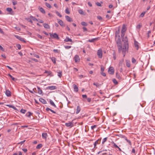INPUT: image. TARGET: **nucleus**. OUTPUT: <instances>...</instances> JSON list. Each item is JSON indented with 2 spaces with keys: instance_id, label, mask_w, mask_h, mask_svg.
Masks as SVG:
<instances>
[{
  "instance_id": "nucleus-44",
  "label": "nucleus",
  "mask_w": 155,
  "mask_h": 155,
  "mask_svg": "<svg viewBox=\"0 0 155 155\" xmlns=\"http://www.w3.org/2000/svg\"><path fill=\"white\" fill-rule=\"evenodd\" d=\"M112 144H113V147L115 148H117L118 147V146L114 143V142H112Z\"/></svg>"
},
{
  "instance_id": "nucleus-53",
  "label": "nucleus",
  "mask_w": 155,
  "mask_h": 155,
  "mask_svg": "<svg viewBox=\"0 0 155 155\" xmlns=\"http://www.w3.org/2000/svg\"><path fill=\"white\" fill-rule=\"evenodd\" d=\"M88 41L90 42H94V41L93 38L92 39H91L90 40L89 39L88 40Z\"/></svg>"
},
{
  "instance_id": "nucleus-32",
  "label": "nucleus",
  "mask_w": 155,
  "mask_h": 155,
  "mask_svg": "<svg viewBox=\"0 0 155 155\" xmlns=\"http://www.w3.org/2000/svg\"><path fill=\"white\" fill-rule=\"evenodd\" d=\"M142 26L141 24H139L136 26V28L137 29L139 30H140V28Z\"/></svg>"
},
{
  "instance_id": "nucleus-42",
  "label": "nucleus",
  "mask_w": 155,
  "mask_h": 155,
  "mask_svg": "<svg viewBox=\"0 0 155 155\" xmlns=\"http://www.w3.org/2000/svg\"><path fill=\"white\" fill-rule=\"evenodd\" d=\"M65 13H67V14H70V11L69 10V9H68V8H67L66 9H65Z\"/></svg>"
},
{
  "instance_id": "nucleus-45",
  "label": "nucleus",
  "mask_w": 155,
  "mask_h": 155,
  "mask_svg": "<svg viewBox=\"0 0 155 155\" xmlns=\"http://www.w3.org/2000/svg\"><path fill=\"white\" fill-rule=\"evenodd\" d=\"M136 61V60L134 58H132V62L133 63H135Z\"/></svg>"
},
{
  "instance_id": "nucleus-41",
  "label": "nucleus",
  "mask_w": 155,
  "mask_h": 155,
  "mask_svg": "<svg viewBox=\"0 0 155 155\" xmlns=\"http://www.w3.org/2000/svg\"><path fill=\"white\" fill-rule=\"evenodd\" d=\"M112 81L115 84H118L117 81L115 79H113Z\"/></svg>"
},
{
  "instance_id": "nucleus-4",
  "label": "nucleus",
  "mask_w": 155,
  "mask_h": 155,
  "mask_svg": "<svg viewBox=\"0 0 155 155\" xmlns=\"http://www.w3.org/2000/svg\"><path fill=\"white\" fill-rule=\"evenodd\" d=\"M97 55H98V57L99 58H102V52L101 49H100L98 50L97 52Z\"/></svg>"
},
{
  "instance_id": "nucleus-6",
  "label": "nucleus",
  "mask_w": 155,
  "mask_h": 155,
  "mask_svg": "<svg viewBox=\"0 0 155 155\" xmlns=\"http://www.w3.org/2000/svg\"><path fill=\"white\" fill-rule=\"evenodd\" d=\"M50 36L52 38H57L58 39L59 38V37H58V35L57 34L55 33H54L53 35L50 34Z\"/></svg>"
},
{
  "instance_id": "nucleus-64",
  "label": "nucleus",
  "mask_w": 155,
  "mask_h": 155,
  "mask_svg": "<svg viewBox=\"0 0 155 155\" xmlns=\"http://www.w3.org/2000/svg\"><path fill=\"white\" fill-rule=\"evenodd\" d=\"M9 76H10V78L12 79V80H13V81L15 80V78H13L11 75L9 74Z\"/></svg>"
},
{
  "instance_id": "nucleus-48",
  "label": "nucleus",
  "mask_w": 155,
  "mask_h": 155,
  "mask_svg": "<svg viewBox=\"0 0 155 155\" xmlns=\"http://www.w3.org/2000/svg\"><path fill=\"white\" fill-rule=\"evenodd\" d=\"M71 46H64V48L66 49H69L70 48H71Z\"/></svg>"
},
{
  "instance_id": "nucleus-35",
  "label": "nucleus",
  "mask_w": 155,
  "mask_h": 155,
  "mask_svg": "<svg viewBox=\"0 0 155 155\" xmlns=\"http://www.w3.org/2000/svg\"><path fill=\"white\" fill-rule=\"evenodd\" d=\"M51 61L54 64L56 63V58L54 57H52L51 58Z\"/></svg>"
},
{
  "instance_id": "nucleus-26",
  "label": "nucleus",
  "mask_w": 155,
  "mask_h": 155,
  "mask_svg": "<svg viewBox=\"0 0 155 155\" xmlns=\"http://www.w3.org/2000/svg\"><path fill=\"white\" fill-rule=\"evenodd\" d=\"M58 76L60 78H61L62 76V71H58Z\"/></svg>"
},
{
  "instance_id": "nucleus-25",
  "label": "nucleus",
  "mask_w": 155,
  "mask_h": 155,
  "mask_svg": "<svg viewBox=\"0 0 155 155\" xmlns=\"http://www.w3.org/2000/svg\"><path fill=\"white\" fill-rule=\"evenodd\" d=\"M50 103V104L52 106H53L55 107H56V106L53 102V101L51 100H50L49 101Z\"/></svg>"
},
{
  "instance_id": "nucleus-56",
  "label": "nucleus",
  "mask_w": 155,
  "mask_h": 155,
  "mask_svg": "<svg viewBox=\"0 0 155 155\" xmlns=\"http://www.w3.org/2000/svg\"><path fill=\"white\" fill-rule=\"evenodd\" d=\"M101 74L102 75H103L105 77L106 75L105 73L103 72H101Z\"/></svg>"
},
{
  "instance_id": "nucleus-18",
  "label": "nucleus",
  "mask_w": 155,
  "mask_h": 155,
  "mask_svg": "<svg viewBox=\"0 0 155 155\" xmlns=\"http://www.w3.org/2000/svg\"><path fill=\"white\" fill-rule=\"evenodd\" d=\"M48 88L50 90H54L56 89V87L54 86H50L48 87Z\"/></svg>"
},
{
  "instance_id": "nucleus-58",
  "label": "nucleus",
  "mask_w": 155,
  "mask_h": 155,
  "mask_svg": "<svg viewBox=\"0 0 155 155\" xmlns=\"http://www.w3.org/2000/svg\"><path fill=\"white\" fill-rule=\"evenodd\" d=\"M37 36L38 37V38L41 39H42V36L39 34H38L37 35Z\"/></svg>"
},
{
  "instance_id": "nucleus-63",
  "label": "nucleus",
  "mask_w": 155,
  "mask_h": 155,
  "mask_svg": "<svg viewBox=\"0 0 155 155\" xmlns=\"http://www.w3.org/2000/svg\"><path fill=\"white\" fill-rule=\"evenodd\" d=\"M28 127V126L27 125H24V126H21V127L22 128H24L25 127Z\"/></svg>"
},
{
  "instance_id": "nucleus-10",
  "label": "nucleus",
  "mask_w": 155,
  "mask_h": 155,
  "mask_svg": "<svg viewBox=\"0 0 155 155\" xmlns=\"http://www.w3.org/2000/svg\"><path fill=\"white\" fill-rule=\"evenodd\" d=\"M134 45L136 49L137 50H138L139 48V43L138 42L135 40L134 42Z\"/></svg>"
},
{
  "instance_id": "nucleus-31",
  "label": "nucleus",
  "mask_w": 155,
  "mask_h": 155,
  "mask_svg": "<svg viewBox=\"0 0 155 155\" xmlns=\"http://www.w3.org/2000/svg\"><path fill=\"white\" fill-rule=\"evenodd\" d=\"M116 77L118 79H121V77L120 75L117 72L116 74Z\"/></svg>"
},
{
  "instance_id": "nucleus-13",
  "label": "nucleus",
  "mask_w": 155,
  "mask_h": 155,
  "mask_svg": "<svg viewBox=\"0 0 155 155\" xmlns=\"http://www.w3.org/2000/svg\"><path fill=\"white\" fill-rule=\"evenodd\" d=\"M58 22L61 26H64V22L61 20L60 19H58Z\"/></svg>"
},
{
  "instance_id": "nucleus-28",
  "label": "nucleus",
  "mask_w": 155,
  "mask_h": 155,
  "mask_svg": "<svg viewBox=\"0 0 155 155\" xmlns=\"http://www.w3.org/2000/svg\"><path fill=\"white\" fill-rule=\"evenodd\" d=\"M112 54L113 55L114 59V60H116V54L115 52L114 51L112 53Z\"/></svg>"
},
{
  "instance_id": "nucleus-52",
  "label": "nucleus",
  "mask_w": 155,
  "mask_h": 155,
  "mask_svg": "<svg viewBox=\"0 0 155 155\" xmlns=\"http://www.w3.org/2000/svg\"><path fill=\"white\" fill-rule=\"evenodd\" d=\"M33 55H34V56L35 57H36L37 58H39V56L38 55V54H33Z\"/></svg>"
},
{
  "instance_id": "nucleus-5",
  "label": "nucleus",
  "mask_w": 155,
  "mask_h": 155,
  "mask_svg": "<svg viewBox=\"0 0 155 155\" xmlns=\"http://www.w3.org/2000/svg\"><path fill=\"white\" fill-rule=\"evenodd\" d=\"M6 11L8 12V14L11 15H14V14L13 11H12V9L10 8H6Z\"/></svg>"
},
{
  "instance_id": "nucleus-11",
  "label": "nucleus",
  "mask_w": 155,
  "mask_h": 155,
  "mask_svg": "<svg viewBox=\"0 0 155 155\" xmlns=\"http://www.w3.org/2000/svg\"><path fill=\"white\" fill-rule=\"evenodd\" d=\"M5 94L8 97H10L11 96V93L8 90H7L6 91Z\"/></svg>"
},
{
  "instance_id": "nucleus-54",
  "label": "nucleus",
  "mask_w": 155,
  "mask_h": 155,
  "mask_svg": "<svg viewBox=\"0 0 155 155\" xmlns=\"http://www.w3.org/2000/svg\"><path fill=\"white\" fill-rule=\"evenodd\" d=\"M28 21H29V22H31V23H33V21L31 20V19L30 18L28 19Z\"/></svg>"
},
{
  "instance_id": "nucleus-2",
  "label": "nucleus",
  "mask_w": 155,
  "mask_h": 155,
  "mask_svg": "<svg viewBox=\"0 0 155 155\" xmlns=\"http://www.w3.org/2000/svg\"><path fill=\"white\" fill-rule=\"evenodd\" d=\"M127 30L126 27L125 25H123L121 31V35L122 38L124 37L126 31Z\"/></svg>"
},
{
  "instance_id": "nucleus-43",
  "label": "nucleus",
  "mask_w": 155,
  "mask_h": 155,
  "mask_svg": "<svg viewBox=\"0 0 155 155\" xmlns=\"http://www.w3.org/2000/svg\"><path fill=\"white\" fill-rule=\"evenodd\" d=\"M145 13V12H142L140 15V17H143L144 16Z\"/></svg>"
},
{
  "instance_id": "nucleus-49",
  "label": "nucleus",
  "mask_w": 155,
  "mask_h": 155,
  "mask_svg": "<svg viewBox=\"0 0 155 155\" xmlns=\"http://www.w3.org/2000/svg\"><path fill=\"white\" fill-rule=\"evenodd\" d=\"M20 41H23L24 43H25L26 42L24 40V38H21L20 37Z\"/></svg>"
},
{
  "instance_id": "nucleus-38",
  "label": "nucleus",
  "mask_w": 155,
  "mask_h": 155,
  "mask_svg": "<svg viewBox=\"0 0 155 155\" xmlns=\"http://www.w3.org/2000/svg\"><path fill=\"white\" fill-rule=\"evenodd\" d=\"M26 111V110H25L21 109L20 110V112L22 113V114H25Z\"/></svg>"
},
{
  "instance_id": "nucleus-51",
  "label": "nucleus",
  "mask_w": 155,
  "mask_h": 155,
  "mask_svg": "<svg viewBox=\"0 0 155 155\" xmlns=\"http://www.w3.org/2000/svg\"><path fill=\"white\" fill-rule=\"evenodd\" d=\"M12 2L13 5H15L17 4V2L14 0L12 1Z\"/></svg>"
},
{
  "instance_id": "nucleus-55",
  "label": "nucleus",
  "mask_w": 155,
  "mask_h": 155,
  "mask_svg": "<svg viewBox=\"0 0 155 155\" xmlns=\"http://www.w3.org/2000/svg\"><path fill=\"white\" fill-rule=\"evenodd\" d=\"M96 4L97 6H101V4L98 2H97L96 3Z\"/></svg>"
},
{
  "instance_id": "nucleus-1",
  "label": "nucleus",
  "mask_w": 155,
  "mask_h": 155,
  "mask_svg": "<svg viewBox=\"0 0 155 155\" xmlns=\"http://www.w3.org/2000/svg\"><path fill=\"white\" fill-rule=\"evenodd\" d=\"M115 40L116 41L117 46H118V52L119 53L121 52L122 51V54L124 57L125 55L126 52L127 51L128 49L129 45L128 42L127 41V38L126 37L124 40L123 41H124V44L122 48L121 46V40L120 36L115 37Z\"/></svg>"
},
{
  "instance_id": "nucleus-37",
  "label": "nucleus",
  "mask_w": 155,
  "mask_h": 155,
  "mask_svg": "<svg viewBox=\"0 0 155 155\" xmlns=\"http://www.w3.org/2000/svg\"><path fill=\"white\" fill-rule=\"evenodd\" d=\"M79 13L81 15H84V12L82 9H79L78 10Z\"/></svg>"
},
{
  "instance_id": "nucleus-7",
  "label": "nucleus",
  "mask_w": 155,
  "mask_h": 155,
  "mask_svg": "<svg viewBox=\"0 0 155 155\" xmlns=\"http://www.w3.org/2000/svg\"><path fill=\"white\" fill-rule=\"evenodd\" d=\"M65 125L66 126L70 127V128L72 127L73 126V124L72 122H69L68 123H66Z\"/></svg>"
},
{
  "instance_id": "nucleus-50",
  "label": "nucleus",
  "mask_w": 155,
  "mask_h": 155,
  "mask_svg": "<svg viewBox=\"0 0 155 155\" xmlns=\"http://www.w3.org/2000/svg\"><path fill=\"white\" fill-rule=\"evenodd\" d=\"M97 19L100 20H101L102 19V17L100 16H97Z\"/></svg>"
},
{
  "instance_id": "nucleus-16",
  "label": "nucleus",
  "mask_w": 155,
  "mask_h": 155,
  "mask_svg": "<svg viewBox=\"0 0 155 155\" xmlns=\"http://www.w3.org/2000/svg\"><path fill=\"white\" fill-rule=\"evenodd\" d=\"M64 41L66 42H68V41L71 42H72V40L70 38L68 37H67L64 40Z\"/></svg>"
},
{
  "instance_id": "nucleus-33",
  "label": "nucleus",
  "mask_w": 155,
  "mask_h": 155,
  "mask_svg": "<svg viewBox=\"0 0 155 155\" xmlns=\"http://www.w3.org/2000/svg\"><path fill=\"white\" fill-rule=\"evenodd\" d=\"M31 114L32 113L31 112H28L25 115L28 117H29L31 115Z\"/></svg>"
},
{
  "instance_id": "nucleus-30",
  "label": "nucleus",
  "mask_w": 155,
  "mask_h": 155,
  "mask_svg": "<svg viewBox=\"0 0 155 155\" xmlns=\"http://www.w3.org/2000/svg\"><path fill=\"white\" fill-rule=\"evenodd\" d=\"M42 146V145L41 144H38L36 146V148L37 149H39L41 148Z\"/></svg>"
},
{
  "instance_id": "nucleus-60",
  "label": "nucleus",
  "mask_w": 155,
  "mask_h": 155,
  "mask_svg": "<svg viewBox=\"0 0 155 155\" xmlns=\"http://www.w3.org/2000/svg\"><path fill=\"white\" fill-rule=\"evenodd\" d=\"M93 39H94V41H97L99 40L100 39V38L98 37V38H94Z\"/></svg>"
},
{
  "instance_id": "nucleus-20",
  "label": "nucleus",
  "mask_w": 155,
  "mask_h": 155,
  "mask_svg": "<svg viewBox=\"0 0 155 155\" xmlns=\"http://www.w3.org/2000/svg\"><path fill=\"white\" fill-rule=\"evenodd\" d=\"M123 137L124 138L125 140H126L127 142H128L130 145H131V143L130 140H128L127 138L124 136Z\"/></svg>"
},
{
  "instance_id": "nucleus-40",
  "label": "nucleus",
  "mask_w": 155,
  "mask_h": 155,
  "mask_svg": "<svg viewBox=\"0 0 155 155\" xmlns=\"http://www.w3.org/2000/svg\"><path fill=\"white\" fill-rule=\"evenodd\" d=\"M107 137H105L103 139L102 141V144H103L107 140Z\"/></svg>"
},
{
  "instance_id": "nucleus-24",
  "label": "nucleus",
  "mask_w": 155,
  "mask_h": 155,
  "mask_svg": "<svg viewBox=\"0 0 155 155\" xmlns=\"http://www.w3.org/2000/svg\"><path fill=\"white\" fill-rule=\"evenodd\" d=\"M42 137L43 139H46L47 137V134L46 133H42Z\"/></svg>"
},
{
  "instance_id": "nucleus-15",
  "label": "nucleus",
  "mask_w": 155,
  "mask_h": 155,
  "mask_svg": "<svg viewBox=\"0 0 155 155\" xmlns=\"http://www.w3.org/2000/svg\"><path fill=\"white\" fill-rule=\"evenodd\" d=\"M39 100L43 104H46L47 103V102L45 100L42 98H40Z\"/></svg>"
},
{
  "instance_id": "nucleus-29",
  "label": "nucleus",
  "mask_w": 155,
  "mask_h": 155,
  "mask_svg": "<svg viewBox=\"0 0 155 155\" xmlns=\"http://www.w3.org/2000/svg\"><path fill=\"white\" fill-rule=\"evenodd\" d=\"M30 18L34 21H38V20L35 18V17L31 16H30Z\"/></svg>"
},
{
  "instance_id": "nucleus-57",
  "label": "nucleus",
  "mask_w": 155,
  "mask_h": 155,
  "mask_svg": "<svg viewBox=\"0 0 155 155\" xmlns=\"http://www.w3.org/2000/svg\"><path fill=\"white\" fill-rule=\"evenodd\" d=\"M151 31H149L148 32L147 37L148 38H149L150 37L149 35L151 33Z\"/></svg>"
},
{
  "instance_id": "nucleus-34",
  "label": "nucleus",
  "mask_w": 155,
  "mask_h": 155,
  "mask_svg": "<svg viewBox=\"0 0 155 155\" xmlns=\"http://www.w3.org/2000/svg\"><path fill=\"white\" fill-rule=\"evenodd\" d=\"M93 84L95 85L97 87H99L101 86V84L97 83H94Z\"/></svg>"
},
{
  "instance_id": "nucleus-46",
  "label": "nucleus",
  "mask_w": 155,
  "mask_h": 155,
  "mask_svg": "<svg viewBox=\"0 0 155 155\" xmlns=\"http://www.w3.org/2000/svg\"><path fill=\"white\" fill-rule=\"evenodd\" d=\"M56 13L58 16H59L60 17H62V15L60 14V13L58 11L56 12Z\"/></svg>"
},
{
  "instance_id": "nucleus-21",
  "label": "nucleus",
  "mask_w": 155,
  "mask_h": 155,
  "mask_svg": "<svg viewBox=\"0 0 155 155\" xmlns=\"http://www.w3.org/2000/svg\"><path fill=\"white\" fill-rule=\"evenodd\" d=\"M43 25L46 29H49L50 28L49 25L47 24L44 23L43 24Z\"/></svg>"
},
{
  "instance_id": "nucleus-22",
  "label": "nucleus",
  "mask_w": 155,
  "mask_h": 155,
  "mask_svg": "<svg viewBox=\"0 0 155 155\" xmlns=\"http://www.w3.org/2000/svg\"><path fill=\"white\" fill-rule=\"evenodd\" d=\"M120 32V29H118V30L117 31L115 34V37L118 36H120L119 33Z\"/></svg>"
},
{
  "instance_id": "nucleus-59",
  "label": "nucleus",
  "mask_w": 155,
  "mask_h": 155,
  "mask_svg": "<svg viewBox=\"0 0 155 155\" xmlns=\"http://www.w3.org/2000/svg\"><path fill=\"white\" fill-rule=\"evenodd\" d=\"M83 29L84 32L87 31V29L86 27H83Z\"/></svg>"
},
{
  "instance_id": "nucleus-3",
  "label": "nucleus",
  "mask_w": 155,
  "mask_h": 155,
  "mask_svg": "<svg viewBox=\"0 0 155 155\" xmlns=\"http://www.w3.org/2000/svg\"><path fill=\"white\" fill-rule=\"evenodd\" d=\"M114 69L113 67H110L108 70L109 73L111 74H113L114 73Z\"/></svg>"
},
{
  "instance_id": "nucleus-62",
  "label": "nucleus",
  "mask_w": 155,
  "mask_h": 155,
  "mask_svg": "<svg viewBox=\"0 0 155 155\" xmlns=\"http://www.w3.org/2000/svg\"><path fill=\"white\" fill-rule=\"evenodd\" d=\"M106 18H107L108 19H110V16H109V15H106Z\"/></svg>"
},
{
  "instance_id": "nucleus-12",
  "label": "nucleus",
  "mask_w": 155,
  "mask_h": 155,
  "mask_svg": "<svg viewBox=\"0 0 155 155\" xmlns=\"http://www.w3.org/2000/svg\"><path fill=\"white\" fill-rule=\"evenodd\" d=\"M65 18L66 20L69 22H71L73 21L72 19L68 16H65Z\"/></svg>"
},
{
  "instance_id": "nucleus-61",
  "label": "nucleus",
  "mask_w": 155,
  "mask_h": 155,
  "mask_svg": "<svg viewBox=\"0 0 155 155\" xmlns=\"http://www.w3.org/2000/svg\"><path fill=\"white\" fill-rule=\"evenodd\" d=\"M31 60L34 61H35V62H38V60L37 59H35V58H31Z\"/></svg>"
},
{
  "instance_id": "nucleus-39",
  "label": "nucleus",
  "mask_w": 155,
  "mask_h": 155,
  "mask_svg": "<svg viewBox=\"0 0 155 155\" xmlns=\"http://www.w3.org/2000/svg\"><path fill=\"white\" fill-rule=\"evenodd\" d=\"M45 4L46 6L48 8H51V6L47 2H46Z\"/></svg>"
},
{
  "instance_id": "nucleus-23",
  "label": "nucleus",
  "mask_w": 155,
  "mask_h": 155,
  "mask_svg": "<svg viewBox=\"0 0 155 155\" xmlns=\"http://www.w3.org/2000/svg\"><path fill=\"white\" fill-rule=\"evenodd\" d=\"M37 89H38V92L39 94H41L42 93V90L41 89V88L39 87H37Z\"/></svg>"
},
{
  "instance_id": "nucleus-17",
  "label": "nucleus",
  "mask_w": 155,
  "mask_h": 155,
  "mask_svg": "<svg viewBox=\"0 0 155 155\" xmlns=\"http://www.w3.org/2000/svg\"><path fill=\"white\" fill-rule=\"evenodd\" d=\"M38 9H39V11L42 13L45 14V10L42 7H39Z\"/></svg>"
},
{
  "instance_id": "nucleus-14",
  "label": "nucleus",
  "mask_w": 155,
  "mask_h": 155,
  "mask_svg": "<svg viewBox=\"0 0 155 155\" xmlns=\"http://www.w3.org/2000/svg\"><path fill=\"white\" fill-rule=\"evenodd\" d=\"M101 141V139H98L94 143V147H95L96 146L97 144H98L100 143Z\"/></svg>"
},
{
  "instance_id": "nucleus-8",
  "label": "nucleus",
  "mask_w": 155,
  "mask_h": 155,
  "mask_svg": "<svg viewBox=\"0 0 155 155\" xmlns=\"http://www.w3.org/2000/svg\"><path fill=\"white\" fill-rule=\"evenodd\" d=\"M74 60L75 63L79 62L80 61V58L79 56L77 55L75 56L74 58Z\"/></svg>"
},
{
  "instance_id": "nucleus-19",
  "label": "nucleus",
  "mask_w": 155,
  "mask_h": 155,
  "mask_svg": "<svg viewBox=\"0 0 155 155\" xmlns=\"http://www.w3.org/2000/svg\"><path fill=\"white\" fill-rule=\"evenodd\" d=\"M81 110V108L79 106H78L76 109V113L77 114H78L80 112Z\"/></svg>"
},
{
  "instance_id": "nucleus-9",
  "label": "nucleus",
  "mask_w": 155,
  "mask_h": 155,
  "mask_svg": "<svg viewBox=\"0 0 155 155\" xmlns=\"http://www.w3.org/2000/svg\"><path fill=\"white\" fill-rule=\"evenodd\" d=\"M73 87L74 89V91L75 92H78V87L77 86V85L75 84H74L73 85Z\"/></svg>"
},
{
  "instance_id": "nucleus-36",
  "label": "nucleus",
  "mask_w": 155,
  "mask_h": 155,
  "mask_svg": "<svg viewBox=\"0 0 155 155\" xmlns=\"http://www.w3.org/2000/svg\"><path fill=\"white\" fill-rule=\"evenodd\" d=\"M81 24L83 26H87V23L84 21L82 22Z\"/></svg>"
},
{
  "instance_id": "nucleus-47",
  "label": "nucleus",
  "mask_w": 155,
  "mask_h": 155,
  "mask_svg": "<svg viewBox=\"0 0 155 155\" xmlns=\"http://www.w3.org/2000/svg\"><path fill=\"white\" fill-rule=\"evenodd\" d=\"M97 127V125H95L94 126H91V128L92 130H93L94 128H96Z\"/></svg>"
},
{
  "instance_id": "nucleus-27",
  "label": "nucleus",
  "mask_w": 155,
  "mask_h": 155,
  "mask_svg": "<svg viewBox=\"0 0 155 155\" xmlns=\"http://www.w3.org/2000/svg\"><path fill=\"white\" fill-rule=\"evenodd\" d=\"M126 65L128 67H130V61H129L127 60L126 61Z\"/></svg>"
}]
</instances>
